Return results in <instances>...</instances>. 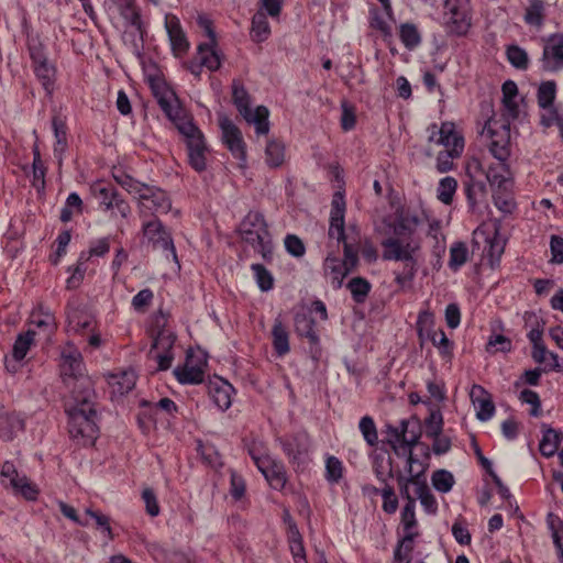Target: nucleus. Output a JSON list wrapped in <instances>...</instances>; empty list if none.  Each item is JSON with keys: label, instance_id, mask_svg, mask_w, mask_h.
<instances>
[{"label": "nucleus", "instance_id": "19", "mask_svg": "<svg viewBox=\"0 0 563 563\" xmlns=\"http://www.w3.org/2000/svg\"><path fill=\"white\" fill-rule=\"evenodd\" d=\"M470 398L476 409V417L481 421H488L495 413V405L490 394L481 385L474 384Z\"/></svg>", "mask_w": 563, "mask_h": 563}, {"label": "nucleus", "instance_id": "38", "mask_svg": "<svg viewBox=\"0 0 563 563\" xmlns=\"http://www.w3.org/2000/svg\"><path fill=\"white\" fill-rule=\"evenodd\" d=\"M556 93V85L553 80L542 82L538 88V104L541 109L547 110L550 107H553V101L555 99Z\"/></svg>", "mask_w": 563, "mask_h": 563}, {"label": "nucleus", "instance_id": "12", "mask_svg": "<svg viewBox=\"0 0 563 563\" xmlns=\"http://www.w3.org/2000/svg\"><path fill=\"white\" fill-rule=\"evenodd\" d=\"M424 220L426 217L422 212L419 213L410 209L398 211L393 227L394 238L401 239L405 242L416 240L413 235L424 223Z\"/></svg>", "mask_w": 563, "mask_h": 563}, {"label": "nucleus", "instance_id": "20", "mask_svg": "<svg viewBox=\"0 0 563 563\" xmlns=\"http://www.w3.org/2000/svg\"><path fill=\"white\" fill-rule=\"evenodd\" d=\"M283 451L292 463H300L308 454L310 440L306 433H297L290 438L280 439Z\"/></svg>", "mask_w": 563, "mask_h": 563}, {"label": "nucleus", "instance_id": "21", "mask_svg": "<svg viewBox=\"0 0 563 563\" xmlns=\"http://www.w3.org/2000/svg\"><path fill=\"white\" fill-rule=\"evenodd\" d=\"M62 372L65 376L77 378L76 382L81 379V372L84 368L82 357L80 352L73 346L67 344L62 351ZM77 385L75 383L74 387Z\"/></svg>", "mask_w": 563, "mask_h": 563}, {"label": "nucleus", "instance_id": "43", "mask_svg": "<svg viewBox=\"0 0 563 563\" xmlns=\"http://www.w3.org/2000/svg\"><path fill=\"white\" fill-rule=\"evenodd\" d=\"M114 179L129 194L136 196L139 198V200L141 199V195H143L144 191L147 190L148 185L134 179L130 175H126V174L114 175Z\"/></svg>", "mask_w": 563, "mask_h": 563}, {"label": "nucleus", "instance_id": "42", "mask_svg": "<svg viewBox=\"0 0 563 563\" xmlns=\"http://www.w3.org/2000/svg\"><path fill=\"white\" fill-rule=\"evenodd\" d=\"M34 73L38 80L42 82L44 89L51 93L53 90V84L55 79V68L48 62H44L33 66Z\"/></svg>", "mask_w": 563, "mask_h": 563}, {"label": "nucleus", "instance_id": "45", "mask_svg": "<svg viewBox=\"0 0 563 563\" xmlns=\"http://www.w3.org/2000/svg\"><path fill=\"white\" fill-rule=\"evenodd\" d=\"M468 258V250L465 243L456 242L450 249L449 267L457 271Z\"/></svg>", "mask_w": 563, "mask_h": 563}, {"label": "nucleus", "instance_id": "47", "mask_svg": "<svg viewBox=\"0 0 563 563\" xmlns=\"http://www.w3.org/2000/svg\"><path fill=\"white\" fill-rule=\"evenodd\" d=\"M456 188L457 181L455 178L450 176L442 178L437 189L438 199L444 205H450L453 201Z\"/></svg>", "mask_w": 563, "mask_h": 563}, {"label": "nucleus", "instance_id": "9", "mask_svg": "<svg viewBox=\"0 0 563 563\" xmlns=\"http://www.w3.org/2000/svg\"><path fill=\"white\" fill-rule=\"evenodd\" d=\"M249 453L269 486L277 490L283 489L287 482L284 464L268 454H257L255 449H250Z\"/></svg>", "mask_w": 563, "mask_h": 563}, {"label": "nucleus", "instance_id": "15", "mask_svg": "<svg viewBox=\"0 0 563 563\" xmlns=\"http://www.w3.org/2000/svg\"><path fill=\"white\" fill-rule=\"evenodd\" d=\"M430 135L429 142H435L443 145L446 150H454L455 154H461L464 148L463 137L455 131V125L452 122H443L438 129L437 124L429 128Z\"/></svg>", "mask_w": 563, "mask_h": 563}, {"label": "nucleus", "instance_id": "55", "mask_svg": "<svg viewBox=\"0 0 563 563\" xmlns=\"http://www.w3.org/2000/svg\"><path fill=\"white\" fill-rule=\"evenodd\" d=\"M0 476L2 478V484L5 487H13L21 479L22 475L18 473L15 465L12 462L5 461L1 465Z\"/></svg>", "mask_w": 563, "mask_h": 563}, {"label": "nucleus", "instance_id": "44", "mask_svg": "<svg viewBox=\"0 0 563 563\" xmlns=\"http://www.w3.org/2000/svg\"><path fill=\"white\" fill-rule=\"evenodd\" d=\"M175 341L176 335L172 331L166 329L161 330L153 341L150 355H153L154 351L172 352Z\"/></svg>", "mask_w": 563, "mask_h": 563}, {"label": "nucleus", "instance_id": "23", "mask_svg": "<svg viewBox=\"0 0 563 563\" xmlns=\"http://www.w3.org/2000/svg\"><path fill=\"white\" fill-rule=\"evenodd\" d=\"M174 375L180 384H200L205 378L203 364H192L188 355L186 363L174 369Z\"/></svg>", "mask_w": 563, "mask_h": 563}, {"label": "nucleus", "instance_id": "58", "mask_svg": "<svg viewBox=\"0 0 563 563\" xmlns=\"http://www.w3.org/2000/svg\"><path fill=\"white\" fill-rule=\"evenodd\" d=\"M342 474V462L335 456H329L325 462V478L331 483H338Z\"/></svg>", "mask_w": 563, "mask_h": 563}, {"label": "nucleus", "instance_id": "56", "mask_svg": "<svg viewBox=\"0 0 563 563\" xmlns=\"http://www.w3.org/2000/svg\"><path fill=\"white\" fill-rule=\"evenodd\" d=\"M12 489L15 494L22 495L27 500H35L38 495L36 485L30 482L25 475H22L21 479L12 487Z\"/></svg>", "mask_w": 563, "mask_h": 563}, {"label": "nucleus", "instance_id": "35", "mask_svg": "<svg viewBox=\"0 0 563 563\" xmlns=\"http://www.w3.org/2000/svg\"><path fill=\"white\" fill-rule=\"evenodd\" d=\"M346 287L356 303H363L372 289L371 283L363 277H353Z\"/></svg>", "mask_w": 563, "mask_h": 563}, {"label": "nucleus", "instance_id": "22", "mask_svg": "<svg viewBox=\"0 0 563 563\" xmlns=\"http://www.w3.org/2000/svg\"><path fill=\"white\" fill-rule=\"evenodd\" d=\"M234 388L222 378L217 377L208 385V393L212 402L222 411L230 408L232 404V393Z\"/></svg>", "mask_w": 563, "mask_h": 563}, {"label": "nucleus", "instance_id": "7", "mask_svg": "<svg viewBox=\"0 0 563 563\" xmlns=\"http://www.w3.org/2000/svg\"><path fill=\"white\" fill-rule=\"evenodd\" d=\"M147 81L159 107L174 123L187 117L180 108L175 92L164 79L159 76H148Z\"/></svg>", "mask_w": 563, "mask_h": 563}, {"label": "nucleus", "instance_id": "63", "mask_svg": "<svg viewBox=\"0 0 563 563\" xmlns=\"http://www.w3.org/2000/svg\"><path fill=\"white\" fill-rule=\"evenodd\" d=\"M461 154H455L454 150H444L439 152L437 157V169L440 173H446L453 168V159Z\"/></svg>", "mask_w": 563, "mask_h": 563}, {"label": "nucleus", "instance_id": "13", "mask_svg": "<svg viewBox=\"0 0 563 563\" xmlns=\"http://www.w3.org/2000/svg\"><path fill=\"white\" fill-rule=\"evenodd\" d=\"M142 231L144 238L153 245V247L168 251L173 258L177 261L176 250L170 233L166 231L165 227L157 218L144 222Z\"/></svg>", "mask_w": 563, "mask_h": 563}, {"label": "nucleus", "instance_id": "27", "mask_svg": "<svg viewBox=\"0 0 563 563\" xmlns=\"http://www.w3.org/2000/svg\"><path fill=\"white\" fill-rule=\"evenodd\" d=\"M323 267L325 274L331 277L333 288H341L343 279L350 274L349 268L345 267L343 262L335 256L328 255L324 260Z\"/></svg>", "mask_w": 563, "mask_h": 563}, {"label": "nucleus", "instance_id": "4", "mask_svg": "<svg viewBox=\"0 0 563 563\" xmlns=\"http://www.w3.org/2000/svg\"><path fill=\"white\" fill-rule=\"evenodd\" d=\"M242 239L262 254L264 260L272 256L273 245L264 216L258 211H250L241 222Z\"/></svg>", "mask_w": 563, "mask_h": 563}, {"label": "nucleus", "instance_id": "24", "mask_svg": "<svg viewBox=\"0 0 563 563\" xmlns=\"http://www.w3.org/2000/svg\"><path fill=\"white\" fill-rule=\"evenodd\" d=\"M165 27L174 52L185 53L189 44L180 26L179 20L175 15H166Z\"/></svg>", "mask_w": 563, "mask_h": 563}, {"label": "nucleus", "instance_id": "18", "mask_svg": "<svg viewBox=\"0 0 563 563\" xmlns=\"http://www.w3.org/2000/svg\"><path fill=\"white\" fill-rule=\"evenodd\" d=\"M93 192L106 211L117 209L123 218L130 214L131 208L129 203L113 186L99 184L93 187Z\"/></svg>", "mask_w": 563, "mask_h": 563}, {"label": "nucleus", "instance_id": "36", "mask_svg": "<svg viewBox=\"0 0 563 563\" xmlns=\"http://www.w3.org/2000/svg\"><path fill=\"white\" fill-rule=\"evenodd\" d=\"M488 250L487 256L492 268H496L499 265L500 257L505 251V240L499 235L496 230L493 238L487 239Z\"/></svg>", "mask_w": 563, "mask_h": 563}, {"label": "nucleus", "instance_id": "64", "mask_svg": "<svg viewBox=\"0 0 563 563\" xmlns=\"http://www.w3.org/2000/svg\"><path fill=\"white\" fill-rule=\"evenodd\" d=\"M142 499L145 504V507H146V512L151 516V517H156L158 516L159 514V505H158V501H157V497H156V494L154 493V490L150 487H146L143 489L142 492Z\"/></svg>", "mask_w": 563, "mask_h": 563}, {"label": "nucleus", "instance_id": "6", "mask_svg": "<svg viewBox=\"0 0 563 563\" xmlns=\"http://www.w3.org/2000/svg\"><path fill=\"white\" fill-rule=\"evenodd\" d=\"M232 99L240 114L246 122L255 125L257 134H267L269 131L268 115L269 111L264 106H258L255 110L250 107V96L240 80H233Z\"/></svg>", "mask_w": 563, "mask_h": 563}, {"label": "nucleus", "instance_id": "46", "mask_svg": "<svg viewBox=\"0 0 563 563\" xmlns=\"http://www.w3.org/2000/svg\"><path fill=\"white\" fill-rule=\"evenodd\" d=\"M400 40L406 48L413 49L421 43L420 33L415 24L405 23L400 25Z\"/></svg>", "mask_w": 563, "mask_h": 563}, {"label": "nucleus", "instance_id": "3", "mask_svg": "<svg viewBox=\"0 0 563 563\" xmlns=\"http://www.w3.org/2000/svg\"><path fill=\"white\" fill-rule=\"evenodd\" d=\"M344 214V196L342 192L338 191L333 195L331 202L330 227L328 233L330 239H335L339 243H343L344 258L342 262L351 273L356 267L358 257L357 249L353 247V245L347 241V236L345 234Z\"/></svg>", "mask_w": 563, "mask_h": 563}, {"label": "nucleus", "instance_id": "8", "mask_svg": "<svg viewBox=\"0 0 563 563\" xmlns=\"http://www.w3.org/2000/svg\"><path fill=\"white\" fill-rule=\"evenodd\" d=\"M445 31L450 35L464 36L472 25L467 4L461 0H445Z\"/></svg>", "mask_w": 563, "mask_h": 563}, {"label": "nucleus", "instance_id": "26", "mask_svg": "<svg viewBox=\"0 0 563 563\" xmlns=\"http://www.w3.org/2000/svg\"><path fill=\"white\" fill-rule=\"evenodd\" d=\"M216 47L217 42H206L198 45V60L201 66L208 68L210 71L218 70L221 66V58Z\"/></svg>", "mask_w": 563, "mask_h": 563}, {"label": "nucleus", "instance_id": "30", "mask_svg": "<svg viewBox=\"0 0 563 563\" xmlns=\"http://www.w3.org/2000/svg\"><path fill=\"white\" fill-rule=\"evenodd\" d=\"M120 15L130 26L141 30L144 26L141 19V12L135 5L134 0H118L117 2Z\"/></svg>", "mask_w": 563, "mask_h": 563}, {"label": "nucleus", "instance_id": "29", "mask_svg": "<svg viewBox=\"0 0 563 563\" xmlns=\"http://www.w3.org/2000/svg\"><path fill=\"white\" fill-rule=\"evenodd\" d=\"M272 343L278 356L286 355L290 350L288 331L279 318L274 320L272 329Z\"/></svg>", "mask_w": 563, "mask_h": 563}, {"label": "nucleus", "instance_id": "60", "mask_svg": "<svg viewBox=\"0 0 563 563\" xmlns=\"http://www.w3.org/2000/svg\"><path fill=\"white\" fill-rule=\"evenodd\" d=\"M443 418L439 410L431 411L426 419V435L435 437L442 433Z\"/></svg>", "mask_w": 563, "mask_h": 563}, {"label": "nucleus", "instance_id": "10", "mask_svg": "<svg viewBox=\"0 0 563 563\" xmlns=\"http://www.w3.org/2000/svg\"><path fill=\"white\" fill-rule=\"evenodd\" d=\"M496 125L497 122L493 120L485 125L490 137L489 152L498 162H507L510 156V126L500 124L498 131Z\"/></svg>", "mask_w": 563, "mask_h": 563}, {"label": "nucleus", "instance_id": "40", "mask_svg": "<svg viewBox=\"0 0 563 563\" xmlns=\"http://www.w3.org/2000/svg\"><path fill=\"white\" fill-rule=\"evenodd\" d=\"M417 536L416 532L406 533L405 537L398 541L394 551V561L397 563H409V555L413 549L412 541Z\"/></svg>", "mask_w": 563, "mask_h": 563}, {"label": "nucleus", "instance_id": "51", "mask_svg": "<svg viewBox=\"0 0 563 563\" xmlns=\"http://www.w3.org/2000/svg\"><path fill=\"white\" fill-rule=\"evenodd\" d=\"M360 431L369 446H374L378 442V434L375 422L372 417L365 416L361 418L358 423Z\"/></svg>", "mask_w": 563, "mask_h": 563}, {"label": "nucleus", "instance_id": "32", "mask_svg": "<svg viewBox=\"0 0 563 563\" xmlns=\"http://www.w3.org/2000/svg\"><path fill=\"white\" fill-rule=\"evenodd\" d=\"M373 471L377 479L386 484L389 478L395 476L393 467V459L390 455L378 453L374 456Z\"/></svg>", "mask_w": 563, "mask_h": 563}, {"label": "nucleus", "instance_id": "14", "mask_svg": "<svg viewBox=\"0 0 563 563\" xmlns=\"http://www.w3.org/2000/svg\"><path fill=\"white\" fill-rule=\"evenodd\" d=\"M540 62L544 71L556 73L563 69V34H552L548 37Z\"/></svg>", "mask_w": 563, "mask_h": 563}, {"label": "nucleus", "instance_id": "62", "mask_svg": "<svg viewBox=\"0 0 563 563\" xmlns=\"http://www.w3.org/2000/svg\"><path fill=\"white\" fill-rule=\"evenodd\" d=\"M91 323L92 321L88 316H81L77 310L68 313V325L75 332L89 328Z\"/></svg>", "mask_w": 563, "mask_h": 563}, {"label": "nucleus", "instance_id": "16", "mask_svg": "<svg viewBox=\"0 0 563 563\" xmlns=\"http://www.w3.org/2000/svg\"><path fill=\"white\" fill-rule=\"evenodd\" d=\"M222 140L232 155L241 162L246 161L245 143L240 129L228 118L220 119Z\"/></svg>", "mask_w": 563, "mask_h": 563}, {"label": "nucleus", "instance_id": "28", "mask_svg": "<svg viewBox=\"0 0 563 563\" xmlns=\"http://www.w3.org/2000/svg\"><path fill=\"white\" fill-rule=\"evenodd\" d=\"M136 382V376L133 371H124L118 374L109 375L108 383L115 395H125L131 391Z\"/></svg>", "mask_w": 563, "mask_h": 563}, {"label": "nucleus", "instance_id": "33", "mask_svg": "<svg viewBox=\"0 0 563 563\" xmlns=\"http://www.w3.org/2000/svg\"><path fill=\"white\" fill-rule=\"evenodd\" d=\"M269 34L271 27L266 14L262 11L256 12L252 19L251 36L253 41L257 43L264 42Z\"/></svg>", "mask_w": 563, "mask_h": 563}, {"label": "nucleus", "instance_id": "49", "mask_svg": "<svg viewBox=\"0 0 563 563\" xmlns=\"http://www.w3.org/2000/svg\"><path fill=\"white\" fill-rule=\"evenodd\" d=\"M544 18V3L542 0H530L526 10L525 21L530 25L541 26Z\"/></svg>", "mask_w": 563, "mask_h": 563}, {"label": "nucleus", "instance_id": "37", "mask_svg": "<svg viewBox=\"0 0 563 563\" xmlns=\"http://www.w3.org/2000/svg\"><path fill=\"white\" fill-rule=\"evenodd\" d=\"M464 189L468 205L474 209L478 200L486 194V185L479 179H467L464 181Z\"/></svg>", "mask_w": 563, "mask_h": 563}, {"label": "nucleus", "instance_id": "57", "mask_svg": "<svg viewBox=\"0 0 563 563\" xmlns=\"http://www.w3.org/2000/svg\"><path fill=\"white\" fill-rule=\"evenodd\" d=\"M88 260L85 253H81L78 263L74 269L69 267L71 275L67 279V288H77L84 279L86 267L85 262Z\"/></svg>", "mask_w": 563, "mask_h": 563}, {"label": "nucleus", "instance_id": "61", "mask_svg": "<svg viewBox=\"0 0 563 563\" xmlns=\"http://www.w3.org/2000/svg\"><path fill=\"white\" fill-rule=\"evenodd\" d=\"M434 324V316L432 312L424 310L421 311L418 316L417 328L419 336L422 338L424 334L428 336L429 333H432V327Z\"/></svg>", "mask_w": 563, "mask_h": 563}, {"label": "nucleus", "instance_id": "52", "mask_svg": "<svg viewBox=\"0 0 563 563\" xmlns=\"http://www.w3.org/2000/svg\"><path fill=\"white\" fill-rule=\"evenodd\" d=\"M507 58L509 63L518 69H527L529 58L527 52L518 45H510L507 48Z\"/></svg>", "mask_w": 563, "mask_h": 563}, {"label": "nucleus", "instance_id": "17", "mask_svg": "<svg viewBox=\"0 0 563 563\" xmlns=\"http://www.w3.org/2000/svg\"><path fill=\"white\" fill-rule=\"evenodd\" d=\"M295 332L300 338H306L309 343V353L313 360L321 354L320 339L316 331V322L311 316L298 313L295 317Z\"/></svg>", "mask_w": 563, "mask_h": 563}, {"label": "nucleus", "instance_id": "59", "mask_svg": "<svg viewBox=\"0 0 563 563\" xmlns=\"http://www.w3.org/2000/svg\"><path fill=\"white\" fill-rule=\"evenodd\" d=\"M251 268L255 274L256 282L261 290H271L273 288L272 274L262 264H253Z\"/></svg>", "mask_w": 563, "mask_h": 563}, {"label": "nucleus", "instance_id": "25", "mask_svg": "<svg viewBox=\"0 0 563 563\" xmlns=\"http://www.w3.org/2000/svg\"><path fill=\"white\" fill-rule=\"evenodd\" d=\"M485 176L490 186H497L498 189L508 190L510 186V170L507 162H499L496 165L489 166Z\"/></svg>", "mask_w": 563, "mask_h": 563}, {"label": "nucleus", "instance_id": "31", "mask_svg": "<svg viewBox=\"0 0 563 563\" xmlns=\"http://www.w3.org/2000/svg\"><path fill=\"white\" fill-rule=\"evenodd\" d=\"M561 441V434L556 430L543 424V435L539 443V451L545 457L553 456Z\"/></svg>", "mask_w": 563, "mask_h": 563}, {"label": "nucleus", "instance_id": "53", "mask_svg": "<svg viewBox=\"0 0 563 563\" xmlns=\"http://www.w3.org/2000/svg\"><path fill=\"white\" fill-rule=\"evenodd\" d=\"M548 525L552 532L553 542L563 556V522L558 516L550 514Z\"/></svg>", "mask_w": 563, "mask_h": 563}, {"label": "nucleus", "instance_id": "50", "mask_svg": "<svg viewBox=\"0 0 563 563\" xmlns=\"http://www.w3.org/2000/svg\"><path fill=\"white\" fill-rule=\"evenodd\" d=\"M431 482L433 487L440 493H448L454 485V477L452 473L446 470H438L433 472Z\"/></svg>", "mask_w": 563, "mask_h": 563}, {"label": "nucleus", "instance_id": "5", "mask_svg": "<svg viewBox=\"0 0 563 563\" xmlns=\"http://www.w3.org/2000/svg\"><path fill=\"white\" fill-rule=\"evenodd\" d=\"M175 125L185 139L189 165L198 173L206 170L209 150L202 132L189 117L177 121Z\"/></svg>", "mask_w": 563, "mask_h": 563}, {"label": "nucleus", "instance_id": "11", "mask_svg": "<svg viewBox=\"0 0 563 563\" xmlns=\"http://www.w3.org/2000/svg\"><path fill=\"white\" fill-rule=\"evenodd\" d=\"M172 209V201L168 195L158 187L147 186V190L141 195L140 214L147 217L148 214H166Z\"/></svg>", "mask_w": 563, "mask_h": 563}, {"label": "nucleus", "instance_id": "34", "mask_svg": "<svg viewBox=\"0 0 563 563\" xmlns=\"http://www.w3.org/2000/svg\"><path fill=\"white\" fill-rule=\"evenodd\" d=\"M52 126L56 139L54 155L62 161V156L67 148L66 124L59 117H54Z\"/></svg>", "mask_w": 563, "mask_h": 563}, {"label": "nucleus", "instance_id": "41", "mask_svg": "<svg viewBox=\"0 0 563 563\" xmlns=\"http://www.w3.org/2000/svg\"><path fill=\"white\" fill-rule=\"evenodd\" d=\"M35 332L32 330H29L24 333H20L13 344L12 355L14 360L21 361L23 360L27 351L30 350V346L34 340Z\"/></svg>", "mask_w": 563, "mask_h": 563}, {"label": "nucleus", "instance_id": "2", "mask_svg": "<svg viewBox=\"0 0 563 563\" xmlns=\"http://www.w3.org/2000/svg\"><path fill=\"white\" fill-rule=\"evenodd\" d=\"M382 245L384 260L404 263L402 271L395 277L397 285L402 288L410 285L418 272L420 242L418 240L405 242L401 239L388 238L383 241Z\"/></svg>", "mask_w": 563, "mask_h": 563}, {"label": "nucleus", "instance_id": "48", "mask_svg": "<svg viewBox=\"0 0 563 563\" xmlns=\"http://www.w3.org/2000/svg\"><path fill=\"white\" fill-rule=\"evenodd\" d=\"M145 33V27L142 26L141 30L125 31L123 35L124 43L129 45L131 52L137 57L142 55Z\"/></svg>", "mask_w": 563, "mask_h": 563}, {"label": "nucleus", "instance_id": "39", "mask_svg": "<svg viewBox=\"0 0 563 563\" xmlns=\"http://www.w3.org/2000/svg\"><path fill=\"white\" fill-rule=\"evenodd\" d=\"M285 146L282 142L269 141L265 148V159L271 167H279L284 163Z\"/></svg>", "mask_w": 563, "mask_h": 563}, {"label": "nucleus", "instance_id": "54", "mask_svg": "<svg viewBox=\"0 0 563 563\" xmlns=\"http://www.w3.org/2000/svg\"><path fill=\"white\" fill-rule=\"evenodd\" d=\"M382 497L383 510L388 515L395 514L398 509V498L396 496L394 487L390 486L388 483L384 484V487L382 488Z\"/></svg>", "mask_w": 563, "mask_h": 563}, {"label": "nucleus", "instance_id": "1", "mask_svg": "<svg viewBox=\"0 0 563 563\" xmlns=\"http://www.w3.org/2000/svg\"><path fill=\"white\" fill-rule=\"evenodd\" d=\"M96 394L89 378H81L73 387L71 398L66 404L68 431L80 445H91L98 437L95 409Z\"/></svg>", "mask_w": 563, "mask_h": 563}]
</instances>
